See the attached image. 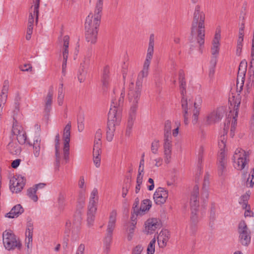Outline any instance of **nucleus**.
I'll return each mask as SVG.
<instances>
[{"instance_id":"obj_12","label":"nucleus","mask_w":254,"mask_h":254,"mask_svg":"<svg viewBox=\"0 0 254 254\" xmlns=\"http://www.w3.org/2000/svg\"><path fill=\"white\" fill-rule=\"evenodd\" d=\"M247 63L246 61H242L239 65L237 80V91L241 92L243 89L244 83V77L247 71Z\"/></svg>"},{"instance_id":"obj_7","label":"nucleus","mask_w":254,"mask_h":254,"mask_svg":"<svg viewBox=\"0 0 254 254\" xmlns=\"http://www.w3.org/2000/svg\"><path fill=\"white\" fill-rule=\"evenodd\" d=\"M249 154L241 148L236 149L233 155L234 167L238 170L244 169L249 161Z\"/></svg>"},{"instance_id":"obj_27","label":"nucleus","mask_w":254,"mask_h":254,"mask_svg":"<svg viewBox=\"0 0 254 254\" xmlns=\"http://www.w3.org/2000/svg\"><path fill=\"white\" fill-rule=\"evenodd\" d=\"M171 130V122L169 120H167L165 122L164 125L163 141H172Z\"/></svg>"},{"instance_id":"obj_35","label":"nucleus","mask_w":254,"mask_h":254,"mask_svg":"<svg viewBox=\"0 0 254 254\" xmlns=\"http://www.w3.org/2000/svg\"><path fill=\"white\" fill-rule=\"evenodd\" d=\"M65 197L66 194L64 192H60L58 194L57 198L58 205L59 209L60 210H63L65 206Z\"/></svg>"},{"instance_id":"obj_46","label":"nucleus","mask_w":254,"mask_h":254,"mask_svg":"<svg viewBox=\"0 0 254 254\" xmlns=\"http://www.w3.org/2000/svg\"><path fill=\"white\" fill-rule=\"evenodd\" d=\"M204 183L203 187V192L202 193V196L203 198L207 199L209 196L208 191L206 188V183H208V177L206 176L204 179Z\"/></svg>"},{"instance_id":"obj_52","label":"nucleus","mask_w":254,"mask_h":254,"mask_svg":"<svg viewBox=\"0 0 254 254\" xmlns=\"http://www.w3.org/2000/svg\"><path fill=\"white\" fill-rule=\"evenodd\" d=\"M90 62V57H85L84 58L82 62L80 64L81 67L83 69L86 70V69L88 67Z\"/></svg>"},{"instance_id":"obj_10","label":"nucleus","mask_w":254,"mask_h":254,"mask_svg":"<svg viewBox=\"0 0 254 254\" xmlns=\"http://www.w3.org/2000/svg\"><path fill=\"white\" fill-rule=\"evenodd\" d=\"M240 242L243 245H248L251 241V236L247 226L244 221H241L238 227Z\"/></svg>"},{"instance_id":"obj_61","label":"nucleus","mask_w":254,"mask_h":254,"mask_svg":"<svg viewBox=\"0 0 254 254\" xmlns=\"http://www.w3.org/2000/svg\"><path fill=\"white\" fill-rule=\"evenodd\" d=\"M152 59H149L147 58H146L143 64V66L142 69L149 70V66L151 63V61Z\"/></svg>"},{"instance_id":"obj_20","label":"nucleus","mask_w":254,"mask_h":254,"mask_svg":"<svg viewBox=\"0 0 254 254\" xmlns=\"http://www.w3.org/2000/svg\"><path fill=\"white\" fill-rule=\"evenodd\" d=\"M101 82L104 88H108L109 87L111 79L110 68L108 65L103 67L101 74Z\"/></svg>"},{"instance_id":"obj_28","label":"nucleus","mask_w":254,"mask_h":254,"mask_svg":"<svg viewBox=\"0 0 254 254\" xmlns=\"http://www.w3.org/2000/svg\"><path fill=\"white\" fill-rule=\"evenodd\" d=\"M116 217L117 212L116 210H113L110 215L109 221L107 229V233L113 234V232L115 227Z\"/></svg>"},{"instance_id":"obj_58","label":"nucleus","mask_w":254,"mask_h":254,"mask_svg":"<svg viewBox=\"0 0 254 254\" xmlns=\"http://www.w3.org/2000/svg\"><path fill=\"white\" fill-rule=\"evenodd\" d=\"M112 234H113L107 233L106 236L105 237L104 241V245H110L112 241Z\"/></svg>"},{"instance_id":"obj_16","label":"nucleus","mask_w":254,"mask_h":254,"mask_svg":"<svg viewBox=\"0 0 254 254\" xmlns=\"http://www.w3.org/2000/svg\"><path fill=\"white\" fill-rule=\"evenodd\" d=\"M63 42L64 43L62 50V55L63 58V62L62 64V73L64 75L66 72L67 60L68 56L69 37L68 35H65L63 37Z\"/></svg>"},{"instance_id":"obj_37","label":"nucleus","mask_w":254,"mask_h":254,"mask_svg":"<svg viewBox=\"0 0 254 254\" xmlns=\"http://www.w3.org/2000/svg\"><path fill=\"white\" fill-rule=\"evenodd\" d=\"M95 148H93V162L97 168H99L100 166L101 158L100 157L101 153V148H99L98 151L95 150Z\"/></svg>"},{"instance_id":"obj_19","label":"nucleus","mask_w":254,"mask_h":254,"mask_svg":"<svg viewBox=\"0 0 254 254\" xmlns=\"http://www.w3.org/2000/svg\"><path fill=\"white\" fill-rule=\"evenodd\" d=\"M202 103V99L200 96H197L195 99L193 105V109L192 111V123L193 124H196L198 121V117L201 108V105Z\"/></svg>"},{"instance_id":"obj_11","label":"nucleus","mask_w":254,"mask_h":254,"mask_svg":"<svg viewBox=\"0 0 254 254\" xmlns=\"http://www.w3.org/2000/svg\"><path fill=\"white\" fill-rule=\"evenodd\" d=\"M241 101V96L239 94L236 96H233L232 98L229 99L230 106L233 108V112H235V115L233 117L231 124V126L233 127L237 126V118Z\"/></svg>"},{"instance_id":"obj_5","label":"nucleus","mask_w":254,"mask_h":254,"mask_svg":"<svg viewBox=\"0 0 254 254\" xmlns=\"http://www.w3.org/2000/svg\"><path fill=\"white\" fill-rule=\"evenodd\" d=\"M230 124V121L228 120L227 123H225L224 127V134L221 135L218 139V146L220 149L218 155V174L219 176H222L225 171L227 164L226 159H225V148L226 143V136L225 134L227 133Z\"/></svg>"},{"instance_id":"obj_25","label":"nucleus","mask_w":254,"mask_h":254,"mask_svg":"<svg viewBox=\"0 0 254 254\" xmlns=\"http://www.w3.org/2000/svg\"><path fill=\"white\" fill-rule=\"evenodd\" d=\"M221 35L220 32H216L214 38L212 41V47L211 49L212 56H218L219 52V41Z\"/></svg>"},{"instance_id":"obj_44","label":"nucleus","mask_w":254,"mask_h":254,"mask_svg":"<svg viewBox=\"0 0 254 254\" xmlns=\"http://www.w3.org/2000/svg\"><path fill=\"white\" fill-rule=\"evenodd\" d=\"M54 94V90L53 87H51L48 91V93L47 94L46 101H45V104L52 105V100H53V96Z\"/></svg>"},{"instance_id":"obj_62","label":"nucleus","mask_w":254,"mask_h":254,"mask_svg":"<svg viewBox=\"0 0 254 254\" xmlns=\"http://www.w3.org/2000/svg\"><path fill=\"white\" fill-rule=\"evenodd\" d=\"M143 177V172L140 169L139 172H138V174L136 178V184H142Z\"/></svg>"},{"instance_id":"obj_43","label":"nucleus","mask_w":254,"mask_h":254,"mask_svg":"<svg viewBox=\"0 0 254 254\" xmlns=\"http://www.w3.org/2000/svg\"><path fill=\"white\" fill-rule=\"evenodd\" d=\"M98 201V200H89L88 205V211H90L92 212H96Z\"/></svg>"},{"instance_id":"obj_47","label":"nucleus","mask_w":254,"mask_h":254,"mask_svg":"<svg viewBox=\"0 0 254 254\" xmlns=\"http://www.w3.org/2000/svg\"><path fill=\"white\" fill-rule=\"evenodd\" d=\"M216 205L215 203H212L210 207V219L211 221H214L216 217Z\"/></svg>"},{"instance_id":"obj_14","label":"nucleus","mask_w":254,"mask_h":254,"mask_svg":"<svg viewBox=\"0 0 254 254\" xmlns=\"http://www.w3.org/2000/svg\"><path fill=\"white\" fill-rule=\"evenodd\" d=\"M144 232L147 234H153L155 231L161 227V222L160 219L156 218H149L146 220L144 224Z\"/></svg>"},{"instance_id":"obj_54","label":"nucleus","mask_w":254,"mask_h":254,"mask_svg":"<svg viewBox=\"0 0 254 254\" xmlns=\"http://www.w3.org/2000/svg\"><path fill=\"white\" fill-rule=\"evenodd\" d=\"M78 129L79 131H82L84 129L83 117L79 116L77 119Z\"/></svg>"},{"instance_id":"obj_29","label":"nucleus","mask_w":254,"mask_h":254,"mask_svg":"<svg viewBox=\"0 0 254 254\" xmlns=\"http://www.w3.org/2000/svg\"><path fill=\"white\" fill-rule=\"evenodd\" d=\"M60 135L58 133L55 136V150H56V167L59 169L60 164V154L59 152L60 147Z\"/></svg>"},{"instance_id":"obj_34","label":"nucleus","mask_w":254,"mask_h":254,"mask_svg":"<svg viewBox=\"0 0 254 254\" xmlns=\"http://www.w3.org/2000/svg\"><path fill=\"white\" fill-rule=\"evenodd\" d=\"M33 8L31 7L29 11V15L28 21V26L27 28H33L34 19H35V23L37 24L38 21V15L39 14H34L33 11H32Z\"/></svg>"},{"instance_id":"obj_15","label":"nucleus","mask_w":254,"mask_h":254,"mask_svg":"<svg viewBox=\"0 0 254 254\" xmlns=\"http://www.w3.org/2000/svg\"><path fill=\"white\" fill-rule=\"evenodd\" d=\"M168 197V191L164 188L159 187L156 190L153 198L157 205L164 204Z\"/></svg>"},{"instance_id":"obj_23","label":"nucleus","mask_w":254,"mask_h":254,"mask_svg":"<svg viewBox=\"0 0 254 254\" xmlns=\"http://www.w3.org/2000/svg\"><path fill=\"white\" fill-rule=\"evenodd\" d=\"M44 145L41 143V139L40 136L36 137L33 144V152L34 156L36 158L40 156L41 151L44 150Z\"/></svg>"},{"instance_id":"obj_1","label":"nucleus","mask_w":254,"mask_h":254,"mask_svg":"<svg viewBox=\"0 0 254 254\" xmlns=\"http://www.w3.org/2000/svg\"><path fill=\"white\" fill-rule=\"evenodd\" d=\"M125 94V88H123L120 97L118 99H114L112 101L111 108L108 113L106 131V138L109 142L113 140L116 130V127L119 126L121 121L122 106Z\"/></svg>"},{"instance_id":"obj_22","label":"nucleus","mask_w":254,"mask_h":254,"mask_svg":"<svg viewBox=\"0 0 254 254\" xmlns=\"http://www.w3.org/2000/svg\"><path fill=\"white\" fill-rule=\"evenodd\" d=\"M222 118V116L218 111H213L208 114L204 121L207 125H210L219 122Z\"/></svg>"},{"instance_id":"obj_2","label":"nucleus","mask_w":254,"mask_h":254,"mask_svg":"<svg viewBox=\"0 0 254 254\" xmlns=\"http://www.w3.org/2000/svg\"><path fill=\"white\" fill-rule=\"evenodd\" d=\"M103 0H97L94 13H90L85 23V38L87 42L91 44L96 43L97 39L98 28L99 26Z\"/></svg>"},{"instance_id":"obj_31","label":"nucleus","mask_w":254,"mask_h":254,"mask_svg":"<svg viewBox=\"0 0 254 254\" xmlns=\"http://www.w3.org/2000/svg\"><path fill=\"white\" fill-rule=\"evenodd\" d=\"M102 136V131L100 129H97L95 134V140L94 144V148L97 152L98 151L99 148H101L102 145L101 138Z\"/></svg>"},{"instance_id":"obj_24","label":"nucleus","mask_w":254,"mask_h":254,"mask_svg":"<svg viewBox=\"0 0 254 254\" xmlns=\"http://www.w3.org/2000/svg\"><path fill=\"white\" fill-rule=\"evenodd\" d=\"M199 196V187L196 185L194 186L193 190L191 193L190 203L191 208H197L199 206L198 200Z\"/></svg>"},{"instance_id":"obj_6","label":"nucleus","mask_w":254,"mask_h":254,"mask_svg":"<svg viewBox=\"0 0 254 254\" xmlns=\"http://www.w3.org/2000/svg\"><path fill=\"white\" fill-rule=\"evenodd\" d=\"M3 244L5 248L8 250H13L17 248L21 249L22 244L19 239H17L15 235L10 231H5L3 232Z\"/></svg>"},{"instance_id":"obj_60","label":"nucleus","mask_w":254,"mask_h":254,"mask_svg":"<svg viewBox=\"0 0 254 254\" xmlns=\"http://www.w3.org/2000/svg\"><path fill=\"white\" fill-rule=\"evenodd\" d=\"M128 64H126L124 62V64L122 66V73L123 79L125 80L127 74L128 70Z\"/></svg>"},{"instance_id":"obj_45","label":"nucleus","mask_w":254,"mask_h":254,"mask_svg":"<svg viewBox=\"0 0 254 254\" xmlns=\"http://www.w3.org/2000/svg\"><path fill=\"white\" fill-rule=\"evenodd\" d=\"M197 208H191L190 223H198Z\"/></svg>"},{"instance_id":"obj_8","label":"nucleus","mask_w":254,"mask_h":254,"mask_svg":"<svg viewBox=\"0 0 254 254\" xmlns=\"http://www.w3.org/2000/svg\"><path fill=\"white\" fill-rule=\"evenodd\" d=\"M71 123L68 122L65 126L63 133L64 142L63 149V160L62 164H65L69 161V142L70 137Z\"/></svg>"},{"instance_id":"obj_51","label":"nucleus","mask_w":254,"mask_h":254,"mask_svg":"<svg viewBox=\"0 0 254 254\" xmlns=\"http://www.w3.org/2000/svg\"><path fill=\"white\" fill-rule=\"evenodd\" d=\"M82 72H81V70L78 71V73L77 75V78L78 79V81L82 83L84 81L85 78H86V70L83 69V68H82Z\"/></svg>"},{"instance_id":"obj_3","label":"nucleus","mask_w":254,"mask_h":254,"mask_svg":"<svg viewBox=\"0 0 254 254\" xmlns=\"http://www.w3.org/2000/svg\"><path fill=\"white\" fill-rule=\"evenodd\" d=\"M205 18V14L203 11H200V6L199 5H196L193 13L191 35L193 36L197 32V42L200 46L204 43Z\"/></svg>"},{"instance_id":"obj_18","label":"nucleus","mask_w":254,"mask_h":254,"mask_svg":"<svg viewBox=\"0 0 254 254\" xmlns=\"http://www.w3.org/2000/svg\"><path fill=\"white\" fill-rule=\"evenodd\" d=\"M172 146V141H163V156L166 164L171 161Z\"/></svg>"},{"instance_id":"obj_36","label":"nucleus","mask_w":254,"mask_h":254,"mask_svg":"<svg viewBox=\"0 0 254 254\" xmlns=\"http://www.w3.org/2000/svg\"><path fill=\"white\" fill-rule=\"evenodd\" d=\"M151 206V202L149 199H144L140 205L141 215L144 214L146 211L149 210Z\"/></svg>"},{"instance_id":"obj_21","label":"nucleus","mask_w":254,"mask_h":254,"mask_svg":"<svg viewBox=\"0 0 254 254\" xmlns=\"http://www.w3.org/2000/svg\"><path fill=\"white\" fill-rule=\"evenodd\" d=\"M170 233L167 230H162L157 237V242L159 247L164 248L170 239Z\"/></svg>"},{"instance_id":"obj_41","label":"nucleus","mask_w":254,"mask_h":254,"mask_svg":"<svg viewBox=\"0 0 254 254\" xmlns=\"http://www.w3.org/2000/svg\"><path fill=\"white\" fill-rule=\"evenodd\" d=\"M95 213L96 212H92L90 211H88L87 212V223L89 227L93 225Z\"/></svg>"},{"instance_id":"obj_57","label":"nucleus","mask_w":254,"mask_h":254,"mask_svg":"<svg viewBox=\"0 0 254 254\" xmlns=\"http://www.w3.org/2000/svg\"><path fill=\"white\" fill-rule=\"evenodd\" d=\"M19 69L23 71H31L32 66L30 64H24L19 66Z\"/></svg>"},{"instance_id":"obj_64","label":"nucleus","mask_w":254,"mask_h":254,"mask_svg":"<svg viewBox=\"0 0 254 254\" xmlns=\"http://www.w3.org/2000/svg\"><path fill=\"white\" fill-rule=\"evenodd\" d=\"M250 182V187H253L254 184V168L252 169L251 177H249L247 179V182Z\"/></svg>"},{"instance_id":"obj_17","label":"nucleus","mask_w":254,"mask_h":254,"mask_svg":"<svg viewBox=\"0 0 254 254\" xmlns=\"http://www.w3.org/2000/svg\"><path fill=\"white\" fill-rule=\"evenodd\" d=\"M16 123V121H15V123H14L13 124L12 132L16 136L18 142L21 144H23L26 141L27 136L26 132L21 126L17 125Z\"/></svg>"},{"instance_id":"obj_48","label":"nucleus","mask_w":254,"mask_h":254,"mask_svg":"<svg viewBox=\"0 0 254 254\" xmlns=\"http://www.w3.org/2000/svg\"><path fill=\"white\" fill-rule=\"evenodd\" d=\"M135 228V223H134L133 222H132L131 225L130 226L128 230V235L127 236V239L128 241H130L132 239Z\"/></svg>"},{"instance_id":"obj_4","label":"nucleus","mask_w":254,"mask_h":254,"mask_svg":"<svg viewBox=\"0 0 254 254\" xmlns=\"http://www.w3.org/2000/svg\"><path fill=\"white\" fill-rule=\"evenodd\" d=\"M148 75V71L142 69L138 74L135 85L133 81L130 82L128 88V96L130 102H133L135 104H138L141 95L143 78Z\"/></svg>"},{"instance_id":"obj_63","label":"nucleus","mask_w":254,"mask_h":254,"mask_svg":"<svg viewBox=\"0 0 254 254\" xmlns=\"http://www.w3.org/2000/svg\"><path fill=\"white\" fill-rule=\"evenodd\" d=\"M85 245L81 244L78 247L76 254H84Z\"/></svg>"},{"instance_id":"obj_50","label":"nucleus","mask_w":254,"mask_h":254,"mask_svg":"<svg viewBox=\"0 0 254 254\" xmlns=\"http://www.w3.org/2000/svg\"><path fill=\"white\" fill-rule=\"evenodd\" d=\"M25 244L27 249L31 248L32 247L33 235L25 234Z\"/></svg>"},{"instance_id":"obj_30","label":"nucleus","mask_w":254,"mask_h":254,"mask_svg":"<svg viewBox=\"0 0 254 254\" xmlns=\"http://www.w3.org/2000/svg\"><path fill=\"white\" fill-rule=\"evenodd\" d=\"M133 106L130 108V113L129 114V116L128 119L127 123V127L132 128L134 121L135 119V112L137 108V105L135 104L133 102Z\"/></svg>"},{"instance_id":"obj_38","label":"nucleus","mask_w":254,"mask_h":254,"mask_svg":"<svg viewBox=\"0 0 254 254\" xmlns=\"http://www.w3.org/2000/svg\"><path fill=\"white\" fill-rule=\"evenodd\" d=\"M36 189H35L34 187L29 188L27 191L28 197L34 202H36L38 199L37 195L36 194Z\"/></svg>"},{"instance_id":"obj_33","label":"nucleus","mask_w":254,"mask_h":254,"mask_svg":"<svg viewBox=\"0 0 254 254\" xmlns=\"http://www.w3.org/2000/svg\"><path fill=\"white\" fill-rule=\"evenodd\" d=\"M73 230L72 232V239L73 240H76L78 239V234L80 230L81 218L80 217L78 218L77 221L73 222Z\"/></svg>"},{"instance_id":"obj_26","label":"nucleus","mask_w":254,"mask_h":254,"mask_svg":"<svg viewBox=\"0 0 254 254\" xmlns=\"http://www.w3.org/2000/svg\"><path fill=\"white\" fill-rule=\"evenodd\" d=\"M24 212V208L18 204L14 206L9 212L6 213L5 216L9 218H14L18 217Z\"/></svg>"},{"instance_id":"obj_53","label":"nucleus","mask_w":254,"mask_h":254,"mask_svg":"<svg viewBox=\"0 0 254 254\" xmlns=\"http://www.w3.org/2000/svg\"><path fill=\"white\" fill-rule=\"evenodd\" d=\"M40 0H35L34 5L31 6L33 8L32 11H33L34 14L37 15V14H39Z\"/></svg>"},{"instance_id":"obj_49","label":"nucleus","mask_w":254,"mask_h":254,"mask_svg":"<svg viewBox=\"0 0 254 254\" xmlns=\"http://www.w3.org/2000/svg\"><path fill=\"white\" fill-rule=\"evenodd\" d=\"M159 147V141L158 140H154L151 143V150L152 152L156 154L158 153Z\"/></svg>"},{"instance_id":"obj_32","label":"nucleus","mask_w":254,"mask_h":254,"mask_svg":"<svg viewBox=\"0 0 254 254\" xmlns=\"http://www.w3.org/2000/svg\"><path fill=\"white\" fill-rule=\"evenodd\" d=\"M154 35L151 34L149 37V42L148 47L147 49V54L146 58L149 59H152L153 55L154 53Z\"/></svg>"},{"instance_id":"obj_59","label":"nucleus","mask_w":254,"mask_h":254,"mask_svg":"<svg viewBox=\"0 0 254 254\" xmlns=\"http://www.w3.org/2000/svg\"><path fill=\"white\" fill-rule=\"evenodd\" d=\"M143 249L142 246L138 245L133 249L131 254H141Z\"/></svg>"},{"instance_id":"obj_42","label":"nucleus","mask_w":254,"mask_h":254,"mask_svg":"<svg viewBox=\"0 0 254 254\" xmlns=\"http://www.w3.org/2000/svg\"><path fill=\"white\" fill-rule=\"evenodd\" d=\"M249 198V196L247 195H243L241 197L239 203L241 204L243 209H247V207L250 209V206L248 205V200Z\"/></svg>"},{"instance_id":"obj_55","label":"nucleus","mask_w":254,"mask_h":254,"mask_svg":"<svg viewBox=\"0 0 254 254\" xmlns=\"http://www.w3.org/2000/svg\"><path fill=\"white\" fill-rule=\"evenodd\" d=\"M98 191L96 188H94L90 194L89 200H98Z\"/></svg>"},{"instance_id":"obj_9","label":"nucleus","mask_w":254,"mask_h":254,"mask_svg":"<svg viewBox=\"0 0 254 254\" xmlns=\"http://www.w3.org/2000/svg\"><path fill=\"white\" fill-rule=\"evenodd\" d=\"M25 179L20 175H15L11 178L9 189L12 192L18 193L23 189L25 185Z\"/></svg>"},{"instance_id":"obj_39","label":"nucleus","mask_w":254,"mask_h":254,"mask_svg":"<svg viewBox=\"0 0 254 254\" xmlns=\"http://www.w3.org/2000/svg\"><path fill=\"white\" fill-rule=\"evenodd\" d=\"M156 239L154 238L149 242L147 248V254H154L155 253Z\"/></svg>"},{"instance_id":"obj_40","label":"nucleus","mask_w":254,"mask_h":254,"mask_svg":"<svg viewBox=\"0 0 254 254\" xmlns=\"http://www.w3.org/2000/svg\"><path fill=\"white\" fill-rule=\"evenodd\" d=\"M7 87L6 86H3L1 94L0 95V106H3L5 104L7 99Z\"/></svg>"},{"instance_id":"obj_13","label":"nucleus","mask_w":254,"mask_h":254,"mask_svg":"<svg viewBox=\"0 0 254 254\" xmlns=\"http://www.w3.org/2000/svg\"><path fill=\"white\" fill-rule=\"evenodd\" d=\"M186 87H180V89L182 95L181 105L184 118V123L187 125L189 123V119L190 116V114L188 111V102L186 96Z\"/></svg>"},{"instance_id":"obj_56","label":"nucleus","mask_w":254,"mask_h":254,"mask_svg":"<svg viewBox=\"0 0 254 254\" xmlns=\"http://www.w3.org/2000/svg\"><path fill=\"white\" fill-rule=\"evenodd\" d=\"M33 224L31 222L29 221L27 224V228L25 232V234L33 235Z\"/></svg>"}]
</instances>
